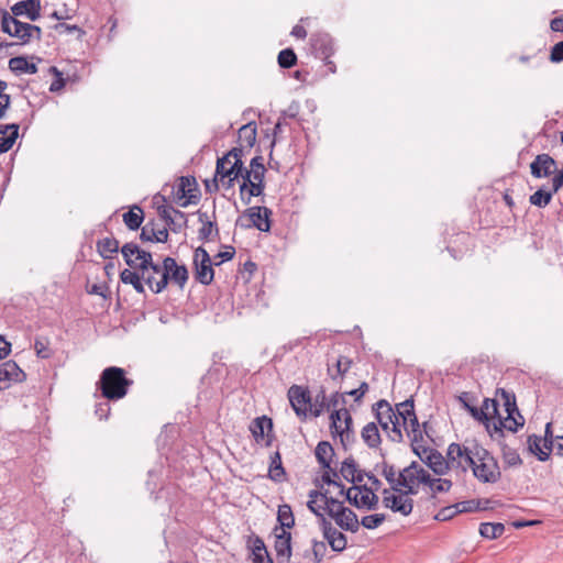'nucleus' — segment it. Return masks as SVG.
<instances>
[{"label": "nucleus", "mask_w": 563, "mask_h": 563, "mask_svg": "<svg viewBox=\"0 0 563 563\" xmlns=\"http://www.w3.org/2000/svg\"><path fill=\"white\" fill-rule=\"evenodd\" d=\"M121 253L128 266L143 272V278L150 289L162 292L172 282L183 289L188 280V269L185 265H178L173 257H165L163 265L153 263L151 252L140 249L135 243H126L121 247Z\"/></svg>", "instance_id": "obj_1"}, {"label": "nucleus", "mask_w": 563, "mask_h": 563, "mask_svg": "<svg viewBox=\"0 0 563 563\" xmlns=\"http://www.w3.org/2000/svg\"><path fill=\"white\" fill-rule=\"evenodd\" d=\"M375 417L388 439L399 443L404 440L402 430L407 433L412 446L423 441V430L417 419L413 400L407 399L397 404L395 409L386 400L374 406Z\"/></svg>", "instance_id": "obj_2"}, {"label": "nucleus", "mask_w": 563, "mask_h": 563, "mask_svg": "<svg viewBox=\"0 0 563 563\" xmlns=\"http://www.w3.org/2000/svg\"><path fill=\"white\" fill-rule=\"evenodd\" d=\"M132 380L125 377L121 367L111 366L103 369L98 382L101 395L108 400H119L128 394Z\"/></svg>", "instance_id": "obj_3"}, {"label": "nucleus", "mask_w": 563, "mask_h": 563, "mask_svg": "<svg viewBox=\"0 0 563 563\" xmlns=\"http://www.w3.org/2000/svg\"><path fill=\"white\" fill-rule=\"evenodd\" d=\"M242 147H233L224 156L217 159L216 175L219 177L221 187L229 190L242 173Z\"/></svg>", "instance_id": "obj_4"}, {"label": "nucleus", "mask_w": 563, "mask_h": 563, "mask_svg": "<svg viewBox=\"0 0 563 563\" xmlns=\"http://www.w3.org/2000/svg\"><path fill=\"white\" fill-rule=\"evenodd\" d=\"M497 395H499L504 401L507 416L503 418L498 413L495 419H492L493 422H490V424L496 432L503 429L516 432L519 428L523 427L525 419L517 408L515 395L503 388L497 390Z\"/></svg>", "instance_id": "obj_5"}, {"label": "nucleus", "mask_w": 563, "mask_h": 563, "mask_svg": "<svg viewBox=\"0 0 563 563\" xmlns=\"http://www.w3.org/2000/svg\"><path fill=\"white\" fill-rule=\"evenodd\" d=\"M473 475L482 483H496L500 478L499 466L484 448L475 445V460L471 466Z\"/></svg>", "instance_id": "obj_6"}, {"label": "nucleus", "mask_w": 563, "mask_h": 563, "mask_svg": "<svg viewBox=\"0 0 563 563\" xmlns=\"http://www.w3.org/2000/svg\"><path fill=\"white\" fill-rule=\"evenodd\" d=\"M323 510L332 518L335 523L345 531L356 532L360 528V521L356 514L345 507L342 501L330 498L327 500Z\"/></svg>", "instance_id": "obj_7"}, {"label": "nucleus", "mask_w": 563, "mask_h": 563, "mask_svg": "<svg viewBox=\"0 0 563 563\" xmlns=\"http://www.w3.org/2000/svg\"><path fill=\"white\" fill-rule=\"evenodd\" d=\"M430 482V474L418 463L412 462L409 466L405 467L398 473V479L394 490L398 492L400 488L407 490V494L416 495L418 493V485Z\"/></svg>", "instance_id": "obj_8"}, {"label": "nucleus", "mask_w": 563, "mask_h": 563, "mask_svg": "<svg viewBox=\"0 0 563 563\" xmlns=\"http://www.w3.org/2000/svg\"><path fill=\"white\" fill-rule=\"evenodd\" d=\"M346 500L358 509L375 510L378 507L379 498L366 485H354L344 489Z\"/></svg>", "instance_id": "obj_9"}, {"label": "nucleus", "mask_w": 563, "mask_h": 563, "mask_svg": "<svg viewBox=\"0 0 563 563\" xmlns=\"http://www.w3.org/2000/svg\"><path fill=\"white\" fill-rule=\"evenodd\" d=\"M214 263L209 253L201 246L194 253L195 278L202 285H210L214 278Z\"/></svg>", "instance_id": "obj_10"}, {"label": "nucleus", "mask_w": 563, "mask_h": 563, "mask_svg": "<svg viewBox=\"0 0 563 563\" xmlns=\"http://www.w3.org/2000/svg\"><path fill=\"white\" fill-rule=\"evenodd\" d=\"M475 445L476 444L473 446H463L457 443H451L446 453L450 468H461L463 472L471 468L475 460Z\"/></svg>", "instance_id": "obj_11"}, {"label": "nucleus", "mask_w": 563, "mask_h": 563, "mask_svg": "<svg viewBox=\"0 0 563 563\" xmlns=\"http://www.w3.org/2000/svg\"><path fill=\"white\" fill-rule=\"evenodd\" d=\"M288 399L291 408L300 419H306L311 410V395L307 388L292 385L288 389Z\"/></svg>", "instance_id": "obj_12"}, {"label": "nucleus", "mask_w": 563, "mask_h": 563, "mask_svg": "<svg viewBox=\"0 0 563 563\" xmlns=\"http://www.w3.org/2000/svg\"><path fill=\"white\" fill-rule=\"evenodd\" d=\"M398 495L391 494L388 489H384L383 492V504L386 508L391 509L394 512H399L402 516H408L411 514L413 508V500L409 497L410 494H407V490H398Z\"/></svg>", "instance_id": "obj_13"}, {"label": "nucleus", "mask_w": 563, "mask_h": 563, "mask_svg": "<svg viewBox=\"0 0 563 563\" xmlns=\"http://www.w3.org/2000/svg\"><path fill=\"white\" fill-rule=\"evenodd\" d=\"M271 216L272 211L266 207H251L241 218V221L247 220V223L241 225L245 228L254 227L262 232H268L271 230Z\"/></svg>", "instance_id": "obj_14"}, {"label": "nucleus", "mask_w": 563, "mask_h": 563, "mask_svg": "<svg viewBox=\"0 0 563 563\" xmlns=\"http://www.w3.org/2000/svg\"><path fill=\"white\" fill-rule=\"evenodd\" d=\"M26 379V374L14 361L0 364V391L9 389L12 385Z\"/></svg>", "instance_id": "obj_15"}, {"label": "nucleus", "mask_w": 563, "mask_h": 563, "mask_svg": "<svg viewBox=\"0 0 563 563\" xmlns=\"http://www.w3.org/2000/svg\"><path fill=\"white\" fill-rule=\"evenodd\" d=\"M30 26L29 23H23L16 20L14 16H11L8 12L2 13L1 18V29L3 32L8 33L11 36H15L22 41L23 44L27 43L31 40L30 30L26 29Z\"/></svg>", "instance_id": "obj_16"}, {"label": "nucleus", "mask_w": 563, "mask_h": 563, "mask_svg": "<svg viewBox=\"0 0 563 563\" xmlns=\"http://www.w3.org/2000/svg\"><path fill=\"white\" fill-rule=\"evenodd\" d=\"M464 406L475 419L486 421V428L490 430V420L498 415V401L496 399L486 398L479 409L466 402H464Z\"/></svg>", "instance_id": "obj_17"}, {"label": "nucleus", "mask_w": 563, "mask_h": 563, "mask_svg": "<svg viewBox=\"0 0 563 563\" xmlns=\"http://www.w3.org/2000/svg\"><path fill=\"white\" fill-rule=\"evenodd\" d=\"M275 551H276V560L277 563H289L291 558V534L290 532L280 529V532L277 533V529H275Z\"/></svg>", "instance_id": "obj_18"}, {"label": "nucleus", "mask_w": 563, "mask_h": 563, "mask_svg": "<svg viewBox=\"0 0 563 563\" xmlns=\"http://www.w3.org/2000/svg\"><path fill=\"white\" fill-rule=\"evenodd\" d=\"M331 424L330 428L332 433H336L341 437L344 434L349 435V431L352 426V417L347 409L340 408L338 410H333L330 416Z\"/></svg>", "instance_id": "obj_19"}, {"label": "nucleus", "mask_w": 563, "mask_h": 563, "mask_svg": "<svg viewBox=\"0 0 563 563\" xmlns=\"http://www.w3.org/2000/svg\"><path fill=\"white\" fill-rule=\"evenodd\" d=\"M530 169L536 178L548 177L555 173L556 162L548 154H540L530 164Z\"/></svg>", "instance_id": "obj_20"}, {"label": "nucleus", "mask_w": 563, "mask_h": 563, "mask_svg": "<svg viewBox=\"0 0 563 563\" xmlns=\"http://www.w3.org/2000/svg\"><path fill=\"white\" fill-rule=\"evenodd\" d=\"M528 448L540 461L544 462L550 456L552 441H547V439L532 434L528 438Z\"/></svg>", "instance_id": "obj_21"}, {"label": "nucleus", "mask_w": 563, "mask_h": 563, "mask_svg": "<svg viewBox=\"0 0 563 563\" xmlns=\"http://www.w3.org/2000/svg\"><path fill=\"white\" fill-rule=\"evenodd\" d=\"M40 0H23L11 8L14 18L19 15H26L31 21H35L40 18Z\"/></svg>", "instance_id": "obj_22"}, {"label": "nucleus", "mask_w": 563, "mask_h": 563, "mask_svg": "<svg viewBox=\"0 0 563 563\" xmlns=\"http://www.w3.org/2000/svg\"><path fill=\"white\" fill-rule=\"evenodd\" d=\"M273 422L272 419L266 416L254 419L250 426V431L256 442L264 441L265 435L272 431Z\"/></svg>", "instance_id": "obj_23"}, {"label": "nucleus", "mask_w": 563, "mask_h": 563, "mask_svg": "<svg viewBox=\"0 0 563 563\" xmlns=\"http://www.w3.org/2000/svg\"><path fill=\"white\" fill-rule=\"evenodd\" d=\"M167 228L156 230L154 224L147 223L142 228L140 239L146 242H159L165 243L168 240Z\"/></svg>", "instance_id": "obj_24"}, {"label": "nucleus", "mask_w": 563, "mask_h": 563, "mask_svg": "<svg viewBox=\"0 0 563 563\" xmlns=\"http://www.w3.org/2000/svg\"><path fill=\"white\" fill-rule=\"evenodd\" d=\"M311 46L322 58L328 57L332 53V41L328 34L312 35Z\"/></svg>", "instance_id": "obj_25"}, {"label": "nucleus", "mask_w": 563, "mask_h": 563, "mask_svg": "<svg viewBox=\"0 0 563 563\" xmlns=\"http://www.w3.org/2000/svg\"><path fill=\"white\" fill-rule=\"evenodd\" d=\"M362 439L371 449L379 446L382 439L376 422H368L364 426L362 429Z\"/></svg>", "instance_id": "obj_26"}, {"label": "nucleus", "mask_w": 563, "mask_h": 563, "mask_svg": "<svg viewBox=\"0 0 563 563\" xmlns=\"http://www.w3.org/2000/svg\"><path fill=\"white\" fill-rule=\"evenodd\" d=\"M120 279L123 284L132 285L136 292L144 294L145 288L142 283V280H144L143 273L140 275L136 272L125 268L120 273Z\"/></svg>", "instance_id": "obj_27"}, {"label": "nucleus", "mask_w": 563, "mask_h": 563, "mask_svg": "<svg viewBox=\"0 0 563 563\" xmlns=\"http://www.w3.org/2000/svg\"><path fill=\"white\" fill-rule=\"evenodd\" d=\"M256 141V124L249 122L239 129V142L241 146L251 148Z\"/></svg>", "instance_id": "obj_28"}, {"label": "nucleus", "mask_w": 563, "mask_h": 563, "mask_svg": "<svg viewBox=\"0 0 563 563\" xmlns=\"http://www.w3.org/2000/svg\"><path fill=\"white\" fill-rule=\"evenodd\" d=\"M352 361L346 356H339L333 364H328V373L332 379L342 377L351 367Z\"/></svg>", "instance_id": "obj_29"}, {"label": "nucleus", "mask_w": 563, "mask_h": 563, "mask_svg": "<svg viewBox=\"0 0 563 563\" xmlns=\"http://www.w3.org/2000/svg\"><path fill=\"white\" fill-rule=\"evenodd\" d=\"M428 466L438 475L444 474L450 468L449 459L445 460L439 452L428 455Z\"/></svg>", "instance_id": "obj_30"}, {"label": "nucleus", "mask_w": 563, "mask_h": 563, "mask_svg": "<svg viewBox=\"0 0 563 563\" xmlns=\"http://www.w3.org/2000/svg\"><path fill=\"white\" fill-rule=\"evenodd\" d=\"M334 454L333 448L329 442H320L316 448V457L320 465L330 468V462Z\"/></svg>", "instance_id": "obj_31"}, {"label": "nucleus", "mask_w": 563, "mask_h": 563, "mask_svg": "<svg viewBox=\"0 0 563 563\" xmlns=\"http://www.w3.org/2000/svg\"><path fill=\"white\" fill-rule=\"evenodd\" d=\"M9 68L14 73L35 74L37 67L33 63H29L25 57H12L9 60Z\"/></svg>", "instance_id": "obj_32"}, {"label": "nucleus", "mask_w": 563, "mask_h": 563, "mask_svg": "<svg viewBox=\"0 0 563 563\" xmlns=\"http://www.w3.org/2000/svg\"><path fill=\"white\" fill-rule=\"evenodd\" d=\"M119 241L113 238H104L97 243L98 253L103 258H110L112 254L119 252Z\"/></svg>", "instance_id": "obj_33"}, {"label": "nucleus", "mask_w": 563, "mask_h": 563, "mask_svg": "<svg viewBox=\"0 0 563 563\" xmlns=\"http://www.w3.org/2000/svg\"><path fill=\"white\" fill-rule=\"evenodd\" d=\"M505 531V526L500 522H484L479 527V533L486 539H497Z\"/></svg>", "instance_id": "obj_34"}, {"label": "nucleus", "mask_w": 563, "mask_h": 563, "mask_svg": "<svg viewBox=\"0 0 563 563\" xmlns=\"http://www.w3.org/2000/svg\"><path fill=\"white\" fill-rule=\"evenodd\" d=\"M123 221L130 230H136L141 227L143 221V211L139 207L130 209L123 214Z\"/></svg>", "instance_id": "obj_35"}, {"label": "nucleus", "mask_w": 563, "mask_h": 563, "mask_svg": "<svg viewBox=\"0 0 563 563\" xmlns=\"http://www.w3.org/2000/svg\"><path fill=\"white\" fill-rule=\"evenodd\" d=\"M191 183L189 178L181 177L178 184L177 189V197L180 198H187L186 201L181 203L183 207H186L188 203L194 202L192 198H197V195L194 194L196 190L190 189Z\"/></svg>", "instance_id": "obj_36"}, {"label": "nucleus", "mask_w": 563, "mask_h": 563, "mask_svg": "<svg viewBox=\"0 0 563 563\" xmlns=\"http://www.w3.org/2000/svg\"><path fill=\"white\" fill-rule=\"evenodd\" d=\"M264 192V177H255L249 183V187L246 189V195L244 199H242L245 205L251 202L252 197L261 196Z\"/></svg>", "instance_id": "obj_37"}, {"label": "nucleus", "mask_w": 563, "mask_h": 563, "mask_svg": "<svg viewBox=\"0 0 563 563\" xmlns=\"http://www.w3.org/2000/svg\"><path fill=\"white\" fill-rule=\"evenodd\" d=\"M277 519L282 526V529H291L295 525V518L292 515L291 507L289 505H280L278 507Z\"/></svg>", "instance_id": "obj_38"}, {"label": "nucleus", "mask_w": 563, "mask_h": 563, "mask_svg": "<svg viewBox=\"0 0 563 563\" xmlns=\"http://www.w3.org/2000/svg\"><path fill=\"white\" fill-rule=\"evenodd\" d=\"M199 221L202 222L198 232L200 240L208 241L213 232L218 233L216 223L208 219L207 213L199 212Z\"/></svg>", "instance_id": "obj_39"}, {"label": "nucleus", "mask_w": 563, "mask_h": 563, "mask_svg": "<svg viewBox=\"0 0 563 563\" xmlns=\"http://www.w3.org/2000/svg\"><path fill=\"white\" fill-rule=\"evenodd\" d=\"M553 194L554 192L552 190L547 191L543 188H540L530 196V203L539 208H544L551 202Z\"/></svg>", "instance_id": "obj_40"}, {"label": "nucleus", "mask_w": 563, "mask_h": 563, "mask_svg": "<svg viewBox=\"0 0 563 563\" xmlns=\"http://www.w3.org/2000/svg\"><path fill=\"white\" fill-rule=\"evenodd\" d=\"M285 475L284 467L282 465V459L278 452L272 457L269 466V477L275 482H280Z\"/></svg>", "instance_id": "obj_41"}, {"label": "nucleus", "mask_w": 563, "mask_h": 563, "mask_svg": "<svg viewBox=\"0 0 563 563\" xmlns=\"http://www.w3.org/2000/svg\"><path fill=\"white\" fill-rule=\"evenodd\" d=\"M159 217L166 221V223H175V219L173 218V214L175 217H179L181 221H186V216L184 212L174 209L173 207L167 206H159L157 208Z\"/></svg>", "instance_id": "obj_42"}, {"label": "nucleus", "mask_w": 563, "mask_h": 563, "mask_svg": "<svg viewBox=\"0 0 563 563\" xmlns=\"http://www.w3.org/2000/svg\"><path fill=\"white\" fill-rule=\"evenodd\" d=\"M5 129H11V133H9L8 137H0V153L8 152L13 146L18 137V124H8L5 125Z\"/></svg>", "instance_id": "obj_43"}, {"label": "nucleus", "mask_w": 563, "mask_h": 563, "mask_svg": "<svg viewBox=\"0 0 563 563\" xmlns=\"http://www.w3.org/2000/svg\"><path fill=\"white\" fill-rule=\"evenodd\" d=\"M319 527L323 533L324 539L330 543V540H334L338 537L342 536L343 533L339 531L331 521H329L327 518H322V520L319 521Z\"/></svg>", "instance_id": "obj_44"}, {"label": "nucleus", "mask_w": 563, "mask_h": 563, "mask_svg": "<svg viewBox=\"0 0 563 563\" xmlns=\"http://www.w3.org/2000/svg\"><path fill=\"white\" fill-rule=\"evenodd\" d=\"M341 475L349 482L355 483V474L357 473V465L353 459L343 461L340 470Z\"/></svg>", "instance_id": "obj_45"}, {"label": "nucleus", "mask_w": 563, "mask_h": 563, "mask_svg": "<svg viewBox=\"0 0 563 563\" xmlns=\"http://www.w3.org/2000/svg\"><path fill=\"white\" fill-rule=\"evenodd\" d=\"M327 410V396L324 390H320L316 395L314 402L311 401L310 413L313 417H319L323 411Z\"/></svg>", "instance_id": "obj_46"}, {"label": "nucleus", "mask_w": 563, "mask_h": 563, "mask_svg": "<svg viewBox=\"0 0 563 563\" xmlns=\"http://www.w3.org/2000/svg\"><path fill=\"white\" fill-rule=\"evenodd\" d=\"M297 63V56L291 48H285L278 54V64L282 68H290Z\"/></svg>", "instance_id": "obj_47"}, {"label": "nucleus", "mask_w": 563, "mask_h": 563, "mask_svg": "<svg viewBox=\"0 0 563 563\" xmlns=\"http://www.w3.org/2000/svg\"><path fill=\"white\" fill-rule=\"evenodd\" d=\"M386 520V516L384 514H374L367 515L362 518L360 525H362L366 529H376Z\"/></svg>", "instance_id": "obj_48"}, {"label": "nucleus", "mask_w": 563, "mask_h": 563, "mask_svg": "<svg viewBox=\"0 0 563 563\" xmlns=\"http://www.w3.org/2000/svg\"><path fill=\"white\" fill-rule=\"evenodd\" d=\"M426 485L430 487L433 493H446L452 487V482L446 478H431Z\"/></svg>", "instance_id": "obj_49"}, {"label": "nucleus", "mask_w": 563, "mask_h": 563, "mask_svg": "<svg viewBox=\"0 0 563 563\" xmlns=\"http://www.w3.org/2000/svg\"><path fill=\"white\" fill-rule=\"evenodd\" d=\"M503 459L505 464L510 467L519 466L522 463L519 453L516 450L507 446L503 449Z\"/></svg>", "instance_id": "obj_50"}, {"label": "nucleus", "mask_w": 563, "mask_h": 563, "mask_svg": "<svg viewBox=\"0 0 563 563\" xmlns=\"http://www.w3.org/2000/svg\"><path fill=\"white\" fill-rule=\"evenodd\" d=\"M34 350L38 357L48 358L51 356V352L48 349V341L44 338H37L34 342Z\"/></svg>", "instance_id": "obj_51"}, {"label": "nucleus", "mask_w": 563, "mask_h": 563, "mask_svg": "<svg viewBox=\"0 0 563 563\" xmlns=\"http://www.w3.org/2000/svg\"><path fill=\"white\" fill-rule=\"evenodd\" d=\"M251 175L255 177H265V167L263 164V157L262 156H255L251 159L250 168Z\"/></svg>", "instance_id": "obj_52"}, {"label": "nucleus", "mask_w": 563, "mask_h": 563, "mask_svg": "<svg viewBox=\"0 0 563 563\" xmlns=\"http://www.w3.org/2000/svg\"><path fill=\"white\" fill-rule=\"evenodd\" d=\"M242 173L239 174V178H242V184L240 185V195L241 199H244L246 195V189L249 187V183L253 179V175H251V169L244 167L242 164Z\"/></svg>", "instance_id": "obj_53"}, {"label": "nucleus", "mask_w": 563, "mask_h": 563, "mask_svg": "<svg viewBox=\"0 0 563 563\" xmlns=\"http://www.w3.org/2000/svg\"><path fill=\"white\" fill-rule=\"evenodd\" d=\"M455 512H473L479 508V503L472 499L457 503L453 506Z\"/></svg>", "instance_id": "obj_54"}, {"label": "nucleus", "mask_w": 563, "mask_h": 563, "mask_svg": "<svg viewBox=\"0 0 563 563\" xmlns=\"http://www.w3.org/2000/svg\"><path fill=\"white\" fill-rule=\"evenodd\" d=\"M327 553V545L323 541H313L312 543V554L313 562L320 563Z\"/></svg>", "instance_id": "obj_55"}, {"label": "nucleus", "mask_w": 563, "mask_h": 563, "mask_svg": "<svg viewBox=\"0 0 563 563\" xmlns=\"http://www.w3.org/2000/svg\"><path fill=\"white\" fill-rule=\"evenodd\" d=\"M382 474L384 475L386 481L391 485V489L394 490V486H396L398 479V475L396 473L395 467L387 463H383Z\"/></svg>", "instance_id": "obj_56"}, {"label": "nucleus", "mask_w": 563, "mask_h": 563, "mask_svg": "<svg viewBox=\"0 0 563 563\" xmlns=\"http://www.w3.org/2000/svg\"><path fill=\"white\" fill-rule=\"evenodd\" d=\"M235 254V250L234 247L232 246H227L224 251L222 252H219L216 256H214V265H220L222 264L223 262L225 261H230L233 258Z\"/></svg>", "instance_id": "obj_57"}, {"label": "nucleus", "mask_w": 563, "mask_h": 563, "mask_svg": "<svg viewBox=\"0 0 563 563\" xmlns=\"http://www.w3.org/2000/svg\"><path fill=\"white\" fill-rule=\"evenodd\" d=\"M307 507L312 514H314L319 518V521L322 520V518H325L324 514L327 512L323 510L324 504L322 501L321 504H319V501L314 499H309L307 503Z\"/></svg>", "instance_id": "obj_58"}, {"label": "nucleus", "mask_w": 563, "mask_h": 563, "mask_svg": "<svg viewBox=\"0 0 563 563\" xmlns=\"http://www.w3.org/2000/svg\"><path fill=\"white\" fill-rule=\"evenodd\" d=\"M550 59L553 63H560L563 60V41L556 43L550 54Z\"/></svg>", "instance_id": "obj_59"}, {"label": "nucleus", "mask_w": 563, "mask_h": 563, "mask_svg": "<svg viewBox=\"0 0 563 563\" xmlns=\"http://www.w3.org/2000/svg\"><path fill=\"white\" fill-rule=\"evenodd\" d=\"M346 544H347V540L344 534L338 537L334 540H330V543H329L331 549L335 552H342L346 548Z\"/></svg>", "instance_id": "obj_60"}, {"label": "nucleus", "mask_w": 563, "mask_h": 563, "mask_svg": "<svg viewBox=\"0 0 563 563\" xmlns=\"http://www.w3.org/2000/svg\"><path fill=\"white\" fill-rule=\"evenodd\" d=\"M220 186H221V183L219 180V177H217L216 174L212 179L205 180V187H206L207 192H210V194L216 192L219 190Z\"/></svg>", "instance_id": "obj_61"}, {"label": "nucleus", "mask_w": 563, "mask_h": 563, "mask_svg": "<svg viewBox=\"0 0 563 563\" xmlns=\"http://www.w3.org/2000/svg\"><path fill=\"white\" fill-rule=\"evenodd\" d=\"M328 490L325 492H320V490H310L309 493V499H314L317 501H322L324 505L327 503V500H329L331 497L328 496Z\"/></svg>", "instance_id": "obj_62"}, {"label": "nucleus", "mask_w": 563, "mask_h": 563, "mask_svg": "<svg viewBox=\"0 0 563 563\" xmlns=\"http://www.w3.org/2000/svg\"><path fill=\"white\" fill-rule=\"evenodd\" d=\"M563 187V170H560L554 175L552 179V188L551 190L555 194L560 188Z\"/></svg>", "instance_id": "obj_63"}, {"label": "nucleus", "mask_w": 563, "mask_h": 563, "mask_svg": "<svg viewBox=\"0 0 563 563\" xmlns=\"http://www.w3.org/2000/svg\"><path fill=\"white\" fill-rule=\"evenodd\" d=\"M254 563H273V560L269 558L268 552H260L254 553Z\"/></svg>", "instance_id": "obj_64"}]
</instances>
